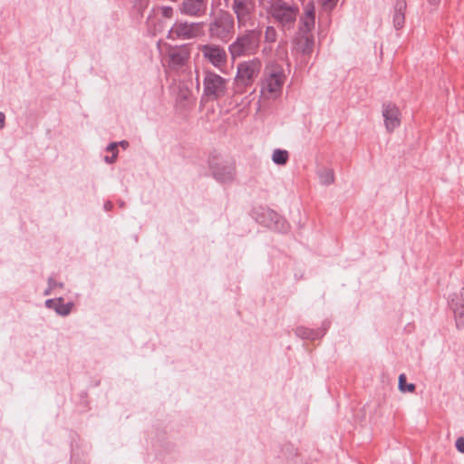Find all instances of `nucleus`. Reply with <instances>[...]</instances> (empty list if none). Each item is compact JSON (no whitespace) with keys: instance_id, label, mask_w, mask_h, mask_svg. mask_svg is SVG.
Segmentation results:
<instances>
[{"instance_id":"nucleus-1","label":"nucleus","mask_w":464,"mask_h":464,"mask_svg":"<svg viewBox=\"0 0 464 464\" xmlns=\"http://www.w3.org/2000/svg\"><path fill=\"white\" fill-rule=\"evenodd\" d=\"M285 81L283 67L276 63H268L264 71L261 93L268 99L276 98L282 92Z\"/></svg>"},{"instance_id":"nucleus-2","label":"nucleus","mask_w":464,"mask_h":464,"mask_svg":"<svg viewBox=\"0 0 464 464\" xmlns=\"http://www.w3.org/2000/svg\"><path fill=\"white\" fill-rule=\"evenodd\" d=\"M268 13L283 31H289L295 27L299 8L284 0H272Z\"/></svg>"},{"instance_id":"nucleus-3","label":"nucleus","mask_w":464,"mask_h":464,"mask_svg":"<svg viewBox=\"0 0 464 464\" xmlns=\"http://www.w3.org/2000/svg\"><path fill=\"white\" fill-rule=\"evenodd\" d=\"M261 37V30H246L229 45L228 51L232 59L256 53L258 50Z\"/></svg>"},{"instance_id":"nucleus-4","label":"nucleus","mask_w":464,"mask_h":464,"mask_svg":"<svg viewBox=\"0 0 464 464\" xmlns=\"http://www.w3.org/2000/svg\"><path fill=\"white\" fill-rule=\"evenodd\" d=\"M228 79L213 71H204L202 99L218 101L224 98L228 91Z\"/></svg>"},{"instance_id":"nucleus-5","label":"nucleus","mask_w":464,"mask_h":464,"mask_svg":"<svg viewBox=\"0 0 464 464\" xmlns=\"http://www.w3.org/2000/svg\"><path fill=\"white\" fill-rule=\"evenodd\" d=\"M235 32V19L227 11H220L209 23L208 34L211 38L227 43Z\"/></svg>"},{"instance_id":"nucleus-6","label":"nucleus","mask_w":464,"mask_h":464,"mask_svg":"<svg viewBox=\"0 0 464 464\" xmlns=\"http://www.w3.org/2000/svg\"><path fill=\"white\" fill-rule=\"evenodd\" d=\"M261 68L262 63L257 58L239 63L235 77L237 86L244 89L252 86L259 75Z\"/></svg>"},{"instance_id":"nucleus-7","label":"nucleus","mask_w":464,"mask_h":464,"mask_svg":"<svg viewBox=\"0 0 464 464\" xmlns=\"http://www.w3.org/2000/svg\"><path fill=\"white\" fill-rule=\"evenodd\" d=\"M256 9V0L232 1L231 10L236 15L239 28L253 26L255 24Z\"/></svg>"},{"instance_id":"nucleus-8","label":"nucleus","mask_w":464,"mask_h":464,"mask_svg":"<svg viewBox=\"0 0 464 464\" xmlns=\"http://www.w3.org/2000/svg\"><path fill=\"white\" fill-rule=\"evenodd\" d=\"M204 34L203 23L176 22L168 33L170 40H192Z\"/></svg>"},{"instance_id":"nucleus-9","label":"nucleus","mask_w":464,"mask_h":464,"mask_svg":"<svg viewBox=\"0 0 464 464\" xmlns=\"http://www.w3.org/2000/svg\"><path fill=\"white\" fill-rule=\"evenodd\" d=\"M199 52L203 58L215 68L221 70L227 65V54L225 48L215 44H200Z\"/></svg>"},{"instance_id":"nucleus-10","label":"nucleus","mask_w":464,"mask_h":464,"mask_svg":"<svg viewBox=\"0 0 464 464\" xmlns=\"http://www.w3.org/2000/svg\"><path fill=\"white\" fill-rule=\"evenodd\" d=\"M209 0H181L178 5L180 14L189 18H202L206 16Z\"/></svg>"},{"instance_id":"nucleus-11","label":"nucleus","mask_w":464,"mask_h":464,"mask_svg":"<svg viewBox=\"0 0 464 464\" xmlns=\"http://www.w3.org/2000/svg\"><path fill=\"white\" fill-rule=\"evenodd\" d=\"M256 220L268 228L281 232L285 231L288 227L286 220L270 208H263L262 211L257 214Z\"/></svg>"},{"instance_id":"nucleus-12","label":"nucleus","mask_w":464,"mask_h":464,"mask_svg":"<svg viewBox=\"0 0 464 464\" xmlns=\"http://www.w3.org/2000/svg\"><path fill=\"white\" fill-rule=\"evenodd\" d=\"M167 56L169 67L177 70L188 63L190 52L187 45L176 46L169 50Z\"/></svg>"},{"instance_id":"nucleus-13","label":"nucleus","mask_w":464,"mask_h":464,"mask_svg":"<svg viewBox=\"0 0 464 464\" xmlns=\"http://www.w3.org/2000/svg\"><path fill=\"white\" fill-rule=\"evenodd\" d=\"M293 52L302 56H310L314 51V34H305L296 33L294 39Z\"/></svg>"},{"instance_id":"nucleus-14","label":"nucleus","mask_w":464,"mask_h":464,"mask_svg":"<svg viewBox=\"0 0 464 464\" xmlns=\"http://www.w3.org/2000/svg\"><path fill=\"white\" fill-rule=\"evenodd\" d=\"M382 116L384 118L385 128L389 132L393 131L401 124V112L399 108L392 103H386L382 106Z\"/></svg>"},{"instance_id":"nucleus-15","label":"nucleus","mask_w":464,"mask_h":464,"mask_svg":"<svg viewBox=\"0 0 464 464\" xmlns=\"http://www.w3.org/2000/svg\"><path fill=\"white\" fill-rule=\"evenodd\" d=\"M315 22L314 5L312 2L304 7V14L299 21L298 34H313Z\"/></svg>"},{"instance_id":"nucleus-16","label":"nucleus","mask_w":464,"mask_h":464,"mask_svg":"<svg viewBox=\"0 0 464 464\" xmlns=\"http://www.w3.org/2000/svg\"><path fill=\"white\" fill-rule=\"evenodd\" d=\"M210 168L215 179L220 182L231 181L235 177L236 169L233 164L215 165L211 162Z\"/></svg>"},{"instance_id":"nucleus-17","label":"nucleus","mask_w":464,"mask_h":464,"mask_svg":"<svg viewBox=\"0 0 464 464\" xmlns=\"http://www.w3.org/2000/svg\"><path fill=\"white\" fill-rule=\"evenodd\" d=\"M45 305L50 309H53L58 314L66 316L71 313L73 304L71 302L63 303V299L59 297L46 300Z\"/></svg>"},{"instance_id":"nucleus-18","label":"nucleus","mask_w":464,"mask_h":464,"mask_svg":"<svg viewBox=\"0 0 464 464\" xmlns=\"http://www.w3.org/2000/svg\"><path fill=\"white\" fill-rule=\"evenodd\" d=\"M406 7L405 0H396L394 3L393 25L396 30L402 28L404 25Z\"/></svg>"},{"instance_id":"nucleus-19","label":"nucleus","mask_w":464,"mask_h":464,"mask_svg":"<svg viewBox=\"0 0 464 464\" xmlns=\"http://www.w3.org/2000/svg\"><path fill=\"white\" fill-rule=\"evenodd\" d=\"M450 306L454 312V314L457 318V326L459 327L460 324H463L462 321L464 317V299L463 298H452L450 301Z\"/></svg>"},{"instance_id":"nucleus-20","label":"nucleus","mask_w":464,"mask_h":464,"mask_svg":"<svg viewBox=\"0 0 464 464\" xmlns=\"http://www.w3.org/2000/svg\"><path fill=\"white\" fill-rule=\"evenodd\" d=\"M289 159V153L287 150L276 149L273 151L272 160L277 165H285Z\"/></svg>"},{"instance_id":"nucleus-21","label":"nucleus","mask_w":464,"mask_h":464,"mask_svg":"<svg viewBox=\"0 0 464 464\" xmlns=\"http://www.w3.org/2000/svg\"><path fill=\"white\" fill-rule=\"evenodd\" d=\"M320 182L324 185H330L334 182V173L331 169H324L319 172Z\"/></svg>"},{"instance_id":"nucleus-22","label":"nucleus","mask_w":464,"mask_h":464,"mask_svg":"<svg viewBox=\"0 0 464 464\" xmlns=\"http://www.w3.org/2000/svg\"><path fill=\"white\" fill-rule=\"evenodd\" d=\"M296 334L303 339L314 340L318 337V334L315 331L306 327H298L296 329Z\"/></svg>"},{"instance_id":"nucleus-23","label":"nucleus","mask_w":464,"mask_h":464,"mask_svg":"<svg viewBox=\"0 0 464 464\" xmlns=\"http://www.w3.org/2000/svg\"><path fill=\"white\" fill-rule=\"evenodd\" d=\"M416 386L413 383H406V376L404 373H401L399 376V389L401 392H413L415 391Z\"/></svg>"},{"instance_id":"nucleus-24","label":"nucleus","mask_w":464,"mask_h":464,"mask_svg":"<svg viewBox=\"0 0 464 464\" xmlns=\"http://www.w3.org/2000/svg\"><path fill=\"white\" fill-rule=\"evenodd\" d=\"M277 33L274 26H267L265 32V40L267 43H275L276 41Z\"/></svg>"},{"instance_id":"nucleus-25","label":"nucleus","mask_w":464,"mask_h":464,"mask_svg":"<svg viewBox=\"0 0 464 464\" xmlns=\"http://www.w3.org/2000/svg\"><path fill=\"white\" fill-rule=\"evenodd\" d=\"M160 14L165 18H172L174 14V9L171 6H161L160 7Z\"/></svg>"},{"instance_id":"nucleus-26","label":"nucleus","mask_w":464,"mask_h":464,"mask_svg":"<svg viewBox=\"0 0 464 464\" xmlns=\"http://www.w3.org/2000/svg\"><path fill=\"white\" fill-rule=\"evenodd\" d=\"M324 8L332 10L337 4L338 0H321Z\"/></svg>"},{"instance_id":"nucleus-27","label":"nucleus","mask_w":464,"mask_h":464,"mask_svg":"<svg viewBox=\"0 0 464 464\" xmlns=\"http://www.w3.org/2000/svg\"><path fill=\"white\" fill-rule=\"evenodd\" d=\"M456 448L459 452L464 453V437H459L457 439Z\"/></svg>"},{"instance_id":"nucleus-28","label":"nucleus","mask_w":464,"mask_h":464,"mask_svg":"<svg viewBox=\"0 0 464 464\" xmlns=\"http://www.w3.org/2000/svg\"><path fill=\"white\" fill-rule=\"evenodd\" d=\"M53 289H54V279L53 277H49L48 279V288L44 291L45 295H51Z\"/></svg>"},{"instance_id":"nucleus-29","label":"nucleus","mask_w":464,"mask_h":464,"mask_svg":"<svg viewBox=\"0 0 464 464\" xmlns=\"http://www.w3.org/2000/svg\"><path fill=\"white\" fill-rule=\"evenodd\" d=\"M117 147H118V143L117 142H111L108 145L107 147V150L108 151H111L112 154L113 153H116V156L118 155V150H117Z\"/></svg>"},{"instance_id":"nucleus-30","label":"nucleus","mask_w":464,"mask_h":464,"mask_svg":"<svg viewBox=\"0 0 464 464\" xmlns=\"http://www.w3.org/2000/svg\"><path fill=\"white\" fill-rule=\"evenodd\" d=\"M117 159V156H116V153H113L111 157L109 156H105L104 158V160L107 162V163H113Z\"/></svg>"},{"instance_id":"nucleus-31","label":"nucleus","mask_w":464,"mask_h":464,"mask_svg":"<svg viewBox=\"0 0 464 464\" xmlns=\"http://www.w3.org/2000/svg\"><path fill=\"white\" fill-rule=\"evenodd\" d=\"M5 123V115L0 111V130L4 129Z\"/></svg>"},{"instance_id":"nucleus-32","label":"nucleus","mask_w":464,"mask_h":464,"mask_svg":"<svg viewBox=\"0 0 464 464\" xmlns=\"http://www.w3.org/2000/svg\"><path fill=\"white\" fill-rule=\"evenodd\" d=\"M123 149H127L129 147V142L127 140H121L118 143Z\"/></svg>"},{"instance_id":"nucleus-33","label":"nucleus","mask_w":464,"mask_h":464,"mask_svg":"<svg viewBox=\"0 0 464 464\" xmlns=\"http://www.w3.org/2000/svg\"><path fill=\"white\" fill-rule=\"evenodd\" d=\"M111 208H112V203H111V202L108 201V202H106V203L104 204V208H105L106 210H111Z\"/></svg>"},{"instance_id":"nucleus-34","label":"nucleus","mask_w":464,"mask_h":464,"mask_svg":"<svg viewBox=\"0 0 464 464\" xmlns=\"http://www.w3.org/2000/svg\"><path fill=\"white\" fill-rule=\"evenodd\" d=\"M428 2L432 5H438L440 3V0H428Z\"/></svg>"},{"instance_id":"nucleus-35","label":"nucleus","mask_w":464,"mask_h":464,"mask_svg":"<svg viewBox=\"0 0 464 464\" xmlns=\"http://www.w3.org/2000/svg\"><path fill=\"white\" fill-rule=\"evenodd\" d=\"M63 283H57L55 280H54V288L55 287H63Z\"/></svg>"}]
</instances>
